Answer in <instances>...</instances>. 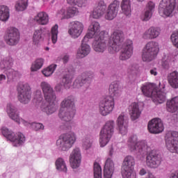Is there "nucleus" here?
Returning <instances> with one entry per match:
<instances>
[{"label": "nucleus", "instance_id": "obj_42", "mask_svg": "<svg viewBox=\"0 0 178 178\" xmlns=\"http://www.w3.org/2000/svg\"><path fill=\"white\" fill-rule=\"evenodd\" d=\"M57 66L58 65L56 64H51L49 65L42 70V74L44 76V77H51V76L54 74L55 70H56Z\"/></svg>", "mask_w": 178, "mask_h": 178}, {"label": "nucleus", "instance_id": "obj_25", "mask_svg": "<svg viewBox=\"0 0 178 178\" xmlns=\"http://www.w3.org/2000/svg\"><path fill=\"white\" fill-rule=\"evenodd\" d=\"M106 10L105 1L104 0H99L97 3V6L93 9V12L90 16L93 19H101L105 15Z\"/></svg>", "mask_w": 178, "mask_h": 178}, {"label": "nucleus", "instance_id": "obj_64", "mask_svg": "<svg viewBox=\"0 0 178 178\" xmlns=\"http://www.w3.org/2000/svg\"><path fill=\"white\" fill-rule=\"evenodd\" d=\"M147 178H156V177H155V175H154L152 173L149 172L147 174Z\"/></svg>", "mask_w": 178, "mask_h": 178}, {"label": "nucleus", "instance_id": "obj_15", "mask_svg": "<svg viewBox=\"0 0 178 178\" xmlns=\"http://www.w3.org/2000/svg\"><path fill=\"white\" fill-rule=\"evenodd\" d=\"M31 100V88L29 83H25L18 88V101L21 104H29Z\"/></svg>", "mask_w": 178, "mask_h": 178}, {"label": "nucleus", "instance_id": "obj_6", "mask_svg": "<svg viewBox=\"0 0 178 178\" xmlns=\"http://www.w3.org/2000/svg\"><path fill=\"white\" fill-rule=\"evenodd\" d=\"M128 148L131 152H138L141 155H145L149 151V147L145 140L138 141L137 136L133 135L128 139Z\"/></svg>", "mask_w": 178, "mask_h": 178}, {"label": "nucleus", "instance_id": "obj_39", "mask_svg": "<svg viewBox=\"0 0 178 178\" xmlns=\"http://www.w3.org/2000/svg\"><path fill=\"white\" fill-rule=\"evenodd\" d=\"M56 168L58 172H63L66 173L67 172V166L66 165V162L63 158H58L56 161Z\"/></svg>", "mask_w": 178, "mask_h": 178}, {"label": "nucleus", "instance_id": "obj_9", "mask_svg": "<svg viewBox=\"0 0 178 178\" xmlns=\"http://www.w3.org/2000/svg\"><path fill=\"white\" fill-rule=\"evenodd\" d=\"M136 159L133 156H127L122 162V175L124 178H137V174L134 172Z\"/></svg>", "mask_w": 178, "mask_h": 178}, {"label": "nucleus", "instance_id": "obj_47", "mask_svg": "<svg viewBox=\"0 0 178 178\" xmlns=\"http://www.w3.org/2000/svg\"><path fill=\"white\" fill-rule=\"evenodd\" d=\"M72 76L66 74L63 77L62 83L65 88H72Z\"/></svg>", "mask_w": 178, "mask_h": 178}, {"label": "nucleus", "instance_id": "obj_48", "mask_svg": "<svg viewBox=\"0 0 178 178\" xmlns=\"http://www.w3.org/2000/svg\"><path fill=\"white\" fill-rule=\"evenodd\" d=\"M94 177L102 178V169L99 163L95 162L94 163Z\"/></svg>", "mask_w": 178, "mask_h": 178}, {"label": "nucleus", "instance_id": "obj_1", "mask_svg": "<svg viewBox=\"0 0 178 178\" xmlns=\"http://www.w3.org/2000/svg\"><path fill=\"white\" fill-rule=\"evenodd\" d=\"M124 41V33L120 30L115 31L108 40V50L110 54L120 52V60H128L133 55V40H127ZM121 49V50H120Z\"/></svg>", "mask_w": 178, "mask_h": 178}, {"label": "nucleus", "instance_id": "obj_29", "mask_svg": "<svg viewBox=\"0 0 178 178\" xmlns=\"http://www.w3.org/2000/svg\"><path fill=\"white\" fill-rule=\"evenodd\" d=\"M88 41L84 40V37L81 41V47L79 48L76 54L77 58H86L91 52V47L87 44Z\"/></svg>", "mask_w": 178, "mask_h": 178}, {"label": "nucleus", "instance_id": "obj_63", "mask_svg": "<svg viewBox=\"0 0 178 178\" xmlns=\"http://www.w3.org/2000/svg\"><path fill=\"white\" fill-rule=\"evenodd\" d=\"M56 91H61L62 90V84H57L55 87Z\"/></svg>", "mask_w": 178, "mask_h": 178}, {"label": "nucleus", "instance_id": "obj_4", "mask_svg": "<svg viewBox=\"0 0 178 178\" xmlns=\"http://www.w3.org/2000/svg\"><path fill=\"white\" fill-rule=\"evenodd\" d=\"M159 87L160 89L154 83H146L141 86L140 90L145 97L152 98L156 104H163L166 100L165 84L159 83Z\"/></svg>", "mask_w": 178, "mask_h": 178}, {"label": "nucleus", "instance_id": "obj_24", "mask_svg": "<svg viewBox=\"0 0 178 178\" xmlns=\"http://www.w3.org/2000/svg\"><path fill=\"white\" fill-rule=\"evenodd\" d=\"M79 13V8L74 6H70L66 9L63 8L60 10L57 13V16L62 17L63 19H72V17H74V16H77Z\"/></svg>", "mask_w": 178, "mask_h": 178}, {"label": "nucleus", "instance_id": "obj_5", "mask_svg": "<svg viewBox=\"0 0 178 178\" xmlns=\"http://www.w3.org/2000/svg\"><path fill=\"white\" fill-rule=\"evenodd\" d=\"M115 133V122L112 120H108L100 131L99 143L102 148L111 141V138Z\"/></svg>", "mask_w": 178, "mask_h": 178}, {"label": "nucleus", "instance_id": "obj_44", "mask_svg": "<svg viewBox=\"0 0 178 178\" xmlns=\"http://www.w3.org/2000/svg\"><path fill=\"white\" fill-rule=\"evenodd\" d=\"M67 2L68 5L79 8H86L88 5V0H67Z\"/></svg>", "mask_w": 178, "mask_h": 178}, {"label": "nucleus", "instance_id": "obj_37", "mask_svg": "<svg viewBox=\"0 0 178 178\" xmlns=\"http://www.w3.org/2000/svg\"><path fill=\"white\" fill-rule=\"evenodd\" d=\"M168 83L172 88H178V72L175 71L168 76Z\"/></svg>", "mask_w": 178, "mask_h": 178}, {"label": "nucleus", "instance_id": "obj_57", "mask_svg": "<svg viewBox=\"0 0 178 178\" xmlns=\"http://www.w3.org/2000/svg\"><path fill=\"white\" fill-rule=\"evenodd\" d=\"M16 123H18V124H20V123H22L24 126H26V127H31V123H30L20 118H19V121L16 122Z\"/></svg>", "mask_w": 178, "mask_h": 178}, {"label": "nucleus", "instance_id": "obj_61", "mask_svg": "<svg viewBox=\"0 0 178 178\" xmlns=\"http://www.w3.org/2000/svg\"><path fill=\"white\" fill-rule=\"evenodd\" d=\"M169 178H178V172H172L170 175Z\"/></svg>", "mask_w": 178, "mask_h": 178}, {"label": "nucleus", "instance_id": "obj_52", "mask_svg": "<svg viewBox=\"0 0 178 178\" xmlns=\"http://www.w3.org/2000/svg\"><path fill=\"white\" fill-rule=\"evenodd\" d=\"M170 40L175 48H178V31L173 32L170 36Z\"/></svg>", "mask_w": 178, "mask_h": 178}, {"label": "nucleus", "instance_id": "obj_18", "mask_svg": "<svg viewBox=\"0 0 178 178\" xmlns=\"http://www.w3.org/2000/svg\"><path fill=\"white\" fill-rule=\"evenodd\" d=\"M162 162V157L159 154L152 151L146 157V166L150 169H156Z\"/></svg>", "mask_w": 178, "mask_h": 178}, {"label": "nucleus", "instance_id": "obj_17", "mask_svg": "<svg viewBox=\"0 0 178 178\" xmlns=\"http://www.w3.org/2000/svg\"><path fill=\"white\" fill-rule=\"evenodd\" d=\"M120 7V1L118 0H114L111 2L107 7L106 13L104 15V18L106 20H113L118 13H119V8Z\"/></svg>", "mask_w": 178, "mask_h": 178}, {"label": "nucleus", "instance_id": "obj_21", "mask_svg": "<svg viewBox=\"0 0 178 178\" xmlns=\"http://www.w3.org/2000/svg\"><path fill=\"white\" fill-rule=\"evenodd\" d=\"M147 129L152 134H159L163 131V123L159 118L152 119L149 122Z\"/></svg>", "mask_w": 178, "mask_h": 178}, {"label": "nucleus", "instance_id": "obj_53", "mask_svg": "<svg viewBox=\"0 0 178 178\" xmlns=\"http://www.w3.org/2000/svg\"><path fill=\"white\" fill-rule=\"evenodd\" d=\"M154 13L151 11H148V10H145L143 15L141 16L140 19L143 22H148L151 17H152V14Z\"/></svg>", "mask_w": 178, "mask_h": 178}, {"label": "nucleus", "instance_id": "obj_30", "mask_svg": "<svg viewBox=\"0 0 178 178\" xmlns=\"http://www.w3.org/2000/svg\"><path fill=\"white\" fill-rule=\"evenodd\" d=\"M33 21L40 26H47L49 23V15L48 13L41 11L34 17Z\"/></svg>", "mask_w": 178, "mask_h": 178}, {"label": "nucleus", "instance_id": "obj_62", "mask_svg": "<svg viewBox=\"0 0 178 178\" xmlns=\"http://www.w3.org/2000/svg\"><path fill=\"white\" fill-rule=\"evenodd\" d=\"M63 63H67V62H69V55H65L63 57Z\"/></svg>", "mask_w": 178, "mask_h": 178}, {"label": "nucleus", "instance_id": "obj_38", "mask_svg": "<svg viewBox=\"0 0 178 178\" xmlns=\"http://www.w3.org/2000/svg\"><path fill=\"white\" fill-rule=\"evenodd\" d=\"M44 33V30L42 29L35 30L33 35V44L34 45H38L41 41H42V33Z\"/></svg>", "mask_w": 178, "mask_h": 178}, {"label": "nucleus", "instance_id": "obj_41", "mask_svg": "<svg viewBox=\"0 0 178 178\" xmlns=\"http://www.w3.org/2000/svg\"><path fill=\"white\" fill-rule=\"evenodd\" d=\"M29 6V0H17L15 3V9L17 12H23Z\"/></svg>", "mask_w": 178, "mask_h": 178}, {"label": "nucleus", "instance_id": "obj_22", "mask_svg": "<svg viewBox=\"0 0 178 178\" xmlns=\"http://www.w3.org/2000/svg\"><path fill=\"white\" fill-rule=\"evenodd\" d=\"M83 30L84 24H83V22L74 21L71 24V27L68 30V34L71 35L72 38H79Z\"/></svg>", "mask_w": 178, "mask_h": 178}, {"label": "nucleus", "instance_id": "obj_34", "mask_svg": "<svg viewBox=\"0 0 178 178\" xmlns=\"http://www.w3.org/2000/svg\"><path fill=\"white\" fill-rule=\"evenodd\" d=\"M120 7L123 15L128 17L131 16V1L130 0H122Z\"/></svg>", "mask_w": 178, "mask_h": 178}, {"label": "nucleus", "instance_id": "obj_49", "mask_svg": "<svg viewBox=\"0 0 178 178\" xmlns=\"http://www.w3.org/2000/svg\"><path fill=\"white\" fill-rule=\"evenodd\" d=\"M82 145L85 149H89L92 145V138L91 136H86L82 140Z\"/></svg>", "mask_w": 178, "mask_h": 178}, {"label": "nucleus", "instance_id": "obj_45", "mask_svg": "<svg viewBox=\"0 0 178 178\" xmlns=\"http://www.w3.org/2000/svg\"><path fill=\"white\" fill-rule=\"evenodd\" d=\"M44 58H38L32 64L31 67V72H37L40 70L41 67L44 65Z\"/></svg>", "mask_w": 178, "mask_h": 178}, {"label": "nucleus", "instance_id": "obj_7", "mask_svg": "<svg viewBox=\"0 0 178 178\" xmlns=\"http://www.w3.org/2000/svg\"><path fill=\"white\" fill-rule=\"evenodd\" d=\"M76 134L74 132H69L60 135L56 141V147L59 151H69L73 147L76 140Z\"/></svg>", "mask_w": 178, "mask_h": 178}, {"label": "nucleus", "instance_id": "obj_36", "mask_svg": "<svg viewBox=\"0 0 178 178\" xmlns=\"http://www.w3.org/2000/svg\"><path fill=\"white\" fill-rule=\"evenodd\" d=\"M10 16L9 8L6 6H0V21L8 22Z\"/></svg>", "mask_w": 178, "mask_h": 178}, {"label": "nucleus", "instance_id": "obj_51", "mask_svg": "<svg viewBox=\"0 0 178 178\" xmlns=\"http://www.w3.org/2000/svg\"><path fill=\"white\" fill-rule=\"evenodd\" d=\"M1 133L3 136H4V137H6L8 140H10L13 137V135L15 134L14 132H13L12 131H9V129H8V128L6 127H3L1 129Z\"/></svg>", "mask_w": 178, "mask_h": 178}, {"label": "nucleus", "instance_id": "obj_33", "mask_svg": "<svg viewBox=\"0 0 178 178\" xmlns=\"http://www.w3.org/2000/svg\"><path fill=\"white\" fill-rule=\"evenodd\" d=\"M166 110L170 113H175L178 111V96L168 99L166 103Z\"/></svg>", "mask_w": 178, "mask_h": 178}, {"label": "nucleus", "instance_id": "obj_20", "mask_svg": "<svg viewBox=\"0 0 178 178\" xmlns=\"http://www.w3.org/2000/svg\"><path fill=\"white\" fill-rule=\"evenodd\" d=\"M70 163L72 169H77L81 165V151L80 148H74L70 155Z\"/></svg>", "mask_w": 178, "mask_h": 178}, {"label": "nucleus", "instance_id": "obj_46", "mask_svg": "<svg viewBox=\"0 0 178 178\" xmlns=\"http://www.w3.org/2000/svg\"><path fill=\"white\" fill-rule=\"evenodd\" d=\"M58 29H59V26L58 24H55L51 27V41L53 44H56L58 42V33H59Z\"/></svg>", "mask_w": 178, "mask_h": 178}, {"label": "nucleus", "instance_id": "obj_8", "mask_svg": "<svg viewBox=\"0 0 178 178\" xmlns=\"http://www.w3.org/2000/svg\"><path fill=\"white\" fill-rule=\"evenodd\" d=\"M159 52V43L155 41L147 42L142 51V59L143 62H151L154 60Z\"/></svg>", "mask_w": 178, "mask_h": 178}, {"label": "nucleus", "instance_id": "obj_11", "mask_svg": "<svg viewBox=\"0 0 178 178\" xmlns=\"http://www.w3.org/2000/svg\"><path fill=\"white\" fill-rule=\"evenodd\" d=\"M115 108V99L112 96H108L102 100L99 105V112L102 116H108L113 112Z\"/></svg>", "mask_w": 178, "mask_h": 178}, {"label": "nucleus", "instance_id": "obj_58", "mask_svg": "<svg viewBox=\"0 0 178 178\" xmlns=\"http://www.w3.org/2000/svg\"><path fill=\"white\" fill-rule=\"evenodd\" d=\"M150 74L152 76H158V69L156 67L152 68L150 70Z\"/></svg>", "mask_w": 178, "mask_h": 178}, {"label": "nucleus", "instance_id": "obj_43", "mask_svg": "<svg viewBox=\"0 0 178 178\" xmlns=\"http://www.w3.org/2000/svg\"><path fill=\"white\" fill-rule=\"evenodd\" d=\"M5 74L7 76L8 83L12 81L13 80H15V79H17V77H19V72L12 68H9L7 70H5Z\"/></svg>", "mask_w": 178, "mask_h": 178}, {"label": "nucleus", "instance_id": "obj_32", "mask_svg": "<svg viewBox=\"0 0 178 178\" xmlns=\"http://www.w3.org/2000/svg\"><path fill=\"white\" fill-rule=\"evenodd\" d=\"M10 141L13 143V147H20V145H23L26 143V137L23 134L18 132L13 135Z\"/></svg>", "mask_w": 178, "mask_h": 178}, {"label": "nucleus", "instance_id": "obj_28", "mask_svg": "<svg viewBox=\"0 0 178 178\" xmlns=\"http://www.w3.org/2000/svg\"><path fill=\"white\" fill-rule=\"evenodd\" d=\"M113 172H115V163H113L112 159L108 157L106 159L104 165V178H112Z\"/></svg>", "mask_w": 178, "mask_h": 178}, {"label": "nucleus", "instance_id": "obj_12", "mask_svg": "<svg viewBox=\"0 0 178 178\" xmlns=\"http://www.w3.org/2000/svg\"><path fill=\"white\" fill-rule=\"evenodd\" d=\"M165 147L170 152L178 154V132H168L165 136Z\"/></svg>", "mask_w": 178, "mask_h": 178}, {"label": "nucleus", "instance_id": "obj_16", "mask_svg": "<svg viewBox=\"0 0 178 178\" xmlns=\"http://www.w3.org/2000/svg\"><path fill=\"white\" fill-rule=\"evenodd\" d=\"M94 74L90 73H82L81 76H78L73 83L72 88L80 90L84 86H90L92 83Z\"/></svg>", "mask_w": 178, "mask_h": 178}, {"label": "nucleus", "instance_id": "obj_40", "mask_svg": "<svg viewBox=\"0 0 178 178\" xmlns=\"http://www.w3.org/2000/svg\"><path fill=\"white\" fill-rule=\"evenodd\" d=\"M13 65V60L10 57L4 58L0 63V69L1 70H8Z\"/></svg>", "mask_w": 178, "mask_h": 178}, {"label": "nucleus", "instance_id": "obj_55", "mask_svg": "<svg viewBox=\"0 0 178 178\" xmlns=\"http://www.w3.org/2000/svg\"><path fill=\"white\" fill-rule=\"evenodd\" d=\"M128 72L131 74H138L140 73V68L136 65H130L128 68Z\"/></svg>", "mask_w": 178, "mask_h": 178}, {"label": "nucleus", "instance_id": "obj_19", "mask_svg": "<svg viewBox=\"0 0 178 178\" xmlns=\"http://www.w3.org/2000/svg\"><path fill=\"white\" fill-rule=\"evenodd\" d=\"M101 33V25L99 22L93 21L88 27V33L84 36V41H89L91 38L99 37Z\"/></svg>", "mask_w": 178, "mask_h": 178}, {"label": "nucleus", "instance_id": "obj_13", "mask_svg": "<svg viewBox=\"0 0 178 178\" xmlns=\"http://www.w3.org/2000/svg\"><path fill=\"white\" fill-rule=\"evenodd\" d=\"M4 41L10 47L17 45L19 41H20V32H19V29L15 27L9 28L4 35Z\"/></svg>", "mask_w": 178, "mask_h": 178}, {"label": "nucleus", "instance_id": "obj_14", "mask_svg": "<svg viewBox=\"0 0 178 178\" xmlns=\"http://www.w3.org/2000/svg\"><path fill=\"white\" fill-rule=\"evenodd\" d=\"M106 32L102 31L99 33V36L95 38L93 42V49L95 52L102 53L105 52L106 47H108V40L106 38Z\"/></svg>", "mask_w": 178, "mask_h": 178}, {"label": "nucleus", "instance_id": "obj_59", "mask_svg": "<svg viewBox=\"0 0 178 178\" xmlns=\"http://www.w3.org/2000/svg\"><path fill=\"white\" fill-rule=\"evenodd\" d=\"M6 80V76L3 74H0V83H5V81Z\"/></svg>", "mask_w": 178, "mask_h": 178}, {"label": "nucleus", "instance_id": "obj_2", "mask_svg": "<svg viewBox=\"0 0 178 178\" xmlns=\"http://www.w3.org/2000/svg\"><path fill=\"white\" fill-rule=\"evenodd\" d=\"M40 88L43 92L45 102L42 101V93L38 90L33 94V101L37 104L40 103V108L47 115H52L58 111L56 106V93L49 83L43 81L40 83Z\"/></svg>", "mask_w": 178, "mask_h": 178}, {"label": "nucleus", "instance_id": "obj_35", "mask_svg": "<svg viewBox=\"0 0 178 178\" xmlns=\"http://www.w3.org/2000/svg\"><path fill=\"white\" fill-rule=\"evenodd\" d=\"M108 91L113 97H120L122 90H120V86L119 81H113L109 86Z\"/></svg>", "mask_w": 178, "mask_h": 178}, {"label": "nucleus", "instance_id": "obj_3", "mask_svg": "<svg viewBox=\"0 0 178 178\" xmlns=\"http://www.w3.org/2000/svg\"><path fill=\"white\" fill-rule=\"evenodd\" d=\"M60 106L58 117L61 120L65 122L63 125H60V129L62 130H69V129H72V124H73L72 120L76 115L74 97L73 96L67 97L61 102Z\"/></svg>", "mask_w": 178, "mask_h": 178}, {"label": "nucleus", "instance_id": "obj_26", "mask_svg": "<svg viewBox=\"0 0 178 178\" xmlns=\"http://www.w3.org/2000/svg\"><path fill=\"white\" fill-rule=\"evenodd\" d=\"M142 112L140 106L137 103L134 102L129 106V113L132 122H136V120L140 119Z\"/></svg>", "mask_w": 178, "mask_h": 178}, {"label": "nucleus", "instance_id": "obj_54", "mask_svg": "<svg viewBox=\"0 0 178 178\" xmlns=\"http://www.w3.org/2000/svg\"><path fill=\"white\" fill-rule=\"evenodd\" d=\"M44 124L40 122H32L31 123V129L35 130V131H38V130H44Z\"/></svg>", "mask_w": 178, "mask_h": 178}, {"label": "nucleus", "instance_id": "obj_60", "mask_svg": "<svg viewBox=\"0 0 178 178\" xmlns=\"http://www.w3.org/2000/svg\"><path fill=\"white\" fill-rule=\"evenodd\" d=\"M139 175L140 176H144L147 175V170H145V168L140 169L139 171Z\"/></svg>", "mask_w": 178, "mask_h": 178}, {"label": "nucleus", "instance_id": "obj_31", "mask_svg": "<svg viewBox=\"0 0 178 178\" xmlns=\"http://www.w3.org/2000/svg\"><path fill=\"white\" fill-rule=\"evenodd\" d=\"M6 112L9 118L12 119V120H14V122L20 121V116H19L17 108L12 104H7Z\"/></svg>", "mask_w": 178, "mask_h": 178}, {"label": "nucleus", "instance_id": "obj_10", "mask_svg": "<svg viewBox=\"0 0 178 178\" xmlns=\"http://www.w3.org/2000/svg\"><path fill=\"white\" fill-rule=\"evenodd\" d=\"M176 8V0H161L159 6V13L163 17H170Z\"/></svg>", "mask_w": 178, "mask_h": 178}, {"label": "nucleus", "instance_id": "obj_27", "mask_svg": "<svg viewBox=\"0 0 178 178\" xmlns=\"http://www.w3.org/2000/svg\"><path fill=\"white\" fill-rule=\"evenodd\" d=\"M159 35H161V28L152 26L144 32L143 38L144 40H155Z\"/></svg>", "mask_w": 178, "mask_h": 178}, {"label": "nucleus", "instance_id": "obj_23", "mask_svg": "<svg viewBox=\"0 0 178 178\" xmlns=\"http://www.w3.org/2000/svg\"><path fill=\"white\" fill-rule=\"evenodd\" d=\"M117 127L119 133L122 136L127 134L129 130V120L124 116V113H121L117 120Z\"/></svg>", "mask_w": 178, "mask_h": 178}, {"label": "nucleus", "instance_id": "obj_56", "mask_svg": "<svg viewBox=\"0 0 178 178\" xmlns=\"http://www.w3.org/2000/svg\"><path fill=\"white\" fill-rule=\"evenodd\" d=\"M145 10L154 13V11L155 10V3H154L153 1H149L146 4Z\"/></svg>", "mask_w": 178, "mask_h": 178}, {"label": "nucleus", "instance_id": "obj_50", "mask_svg": "<svg viewBox=\"0 0 178 178\" xmlns=\"http://www.w3.org/2000/svg\"><path fill=\"white\" fill-rule=\"evenodd\" d=\"M172 55L165 56L162 59V66L164 69H169L170 62H172Z\"/></svg>", "mask_w": 178, "mask_h": 178}]
</instances>
